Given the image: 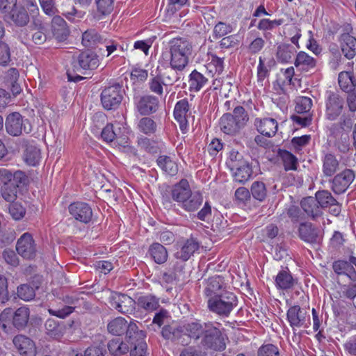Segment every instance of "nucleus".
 <instances>
[{
    "instance_id": "f257e3e1",
    "label": "nucleus",
    "mask_w": 356,
    "mask_h": 356,
    "mask_svg": "<svg viewBox=\"0 0 356 356\" xmlns=\"http://www.w3.org/2000/svg\"><path fill=\"white\" fill-rule=\"evenodd\" d=\"M223 330L218 322L195 320L184 325L175 322L164 325L161 333L164 339L175 344L188 346L193 340L204 349L222 351L226 348Z\"/></svg>"
},
{
    "instance_id": "f03ea898",
    "label": "nucleus",
    "mask_w": 356,
    "mask_h": 356,
    "mask_svg": "<svg viewBox=\"0 0 356 356\" xmlns=\"http://www.w3.org/2000/svg\"><path fill=\"white\" fill-rule=\"evenodd\" d=\"M332 270L337 275L346 276L351 282L341 286V298L353 300L356 298V257L348 260L338 259L332 263Z\"/></svg>"
},
{
    "instance_id": "7ed1b4c3",
    "label": "nucleus",
    "mask_w": 356,
    "mask_h": 356,
    "mask_svg": "<svg viewBox=\"0 0 356 356\" xmlns=\"http://www.w3.org/2000/svg\"><path fill=\"white\" fill-rule=\"evenodd\" d=\"M237 305L236 296L229 291L207 300L209 309L221 317H228Z\"/></svg>"
},
{
    "instance_id": "20e7f679",
    "label": "nucleus",
    "mask_w": 356,
    "mask_h": 356,
    "mask_svg": "<svg viewBox=\"0 0 356 356\" xmlns=\"http://www.w3.org/2000/svg\"><path fill=\"white\" fill-rule=\"evenodd\" d=\"M124 90L118 83L106 86L100 94L101 104L107 111L116 110L123 99Z\"/></svg>"
},
{
    "instance_id": "39448f33",
    "label": "nucleus",
    "mask_w": 356,
    "mask_h": 356,
    "mask_svg": "<svg viewBox=\"0 0 356 356\" xmlns=\"http://www.w3.org/2000/svg\"><path fill=\"white\" fill-rule=\"evenodd\" d=\"M5 127L6 132L12 136H19L31 131L29 120L18 112L11 113L7 116Z\"/></svg>"
},
{
    "instance_id": "423d86ee",
    "label": "nucleus",
    "mask_w": 356,
    "mask_h": 356,
    "mask_svg": "<svg viewBox=\"0 0 356 356\" xmlns=\"http://www.w3.org/2000/svg\"><path fill=\"white\" fill-rule=\"evenodd\" d=\"M99 63V56L95 53L85 51L73 57L72 65L74 72L85 74L86 71L97 68Z\"/></svg>"
},
{
    "instance_id": "0eeeda50",
    "label": "nucleus",
    "mask_w": 356,
    "mask_h": 356,
    "mask_svg": "<svg viewBox=\"0 0 356 356\" xmlns=\"http://www.w3.org/2000/svg\"><path fill=\"white\" fill-rule=\"evenodd\" d=\"M136 110L142 115L155 113L159 108V99L153 95H138L134 98Z\"/></svg>"
},
{
    "instance_id": "6e6552de",
    "label": "nucleus",
    "mask_w": 356,
    "mask_h": 356,
    "mask_svg": "<svg viewBox=\"0 0 356 356\" xmlns=\"http://www.w3.org/2000/svg\"><path fill=\"white\" fill-rule=\"evenodd\" d=\"M344 108V99L338 93L327 92L325 101V116L328 120H336Z\"/></svg>"
},
{
    "instance_id": "1a4fd4ad",
    "label": "nucleus",
    "mask_w": 356,
    "mask_h": 356,
    "mask_svg": "<svg viewBox=\"0 0 356 356\" xmlns=\"http://www.w3.org/2000/svg\"><path fill=\"white\" fill-rule=\"evenodd\" d=\"M110 305L122 314H131L136 309V300L120 293H112L109 298Z\"/></svg>"
},
{
    "instance_id": "9d476101",
    "label": "nucleus",
    "mask_w": 356,
    "mask_h": 356,
    "mask_svg": "<svg viewBox=\"0 0 356 356\" xmlns=\"http://www.w3.org/2000/svg\"><path fill=\"white\" fill-rule=\"evenodd\" d=\"M298 236L305 243L319 245L323 241V233L311 222H302L298 227Z\"/></svg>"
},
{
    "instance_id": "9b49d317",
    "label": "nucleus",
    "mask_w": 356,
    "mask_h": 356,
    "mask_svg": "<svg viewBox=\"0 0 356 356\" xmlns=\"http://www.w3.org/2000/svg\"><path fill=\"white\" fill-rule=\"evenodd\" d=\"M173 115L180 129L185 132L188 127V118L191 115V104L187 98L181 99L175 104Z\"/></svg>"
},
{
    "instance_id": "f8f14e48",
    "label": "nucleus",
    "mask_w": 356,
    "mask_h": 356,
    "mask_svg": "<svg viewBox=\"0 0 356 356\" xmlns=\"http://www.w3.org/2000/svg\"><path fill=\"white\" fill-rule=\"evenodd\" d=\"M17 253L26 259H32L36 255V245L31 234L26 232L17 240L16 244Z\"/></svg>"
},
{
    "instance_id": "ddd939ff",
    "label": "nucleus",
    "mask_w": 356,
    "mask_h": 356,
    "mask_svg": "<svg viewBox=\"0 0 356 356\" xmlns=\"http://www.w3.org/2000/svg\"><path fill=\"white\" fill-rule=\"evenodd\" d=\"M355 179V172L350 169H345L332 179L331 189L335 194L345 193Z\"/></svg>"
},
{
    "instance_id": "4468645a",
    "label": "nucleus",
    "mask_w": 356,
    "mask_h": 356,
    "mask_svg": "<svg viewBox=\"0 0 356 356\" xmlns=\"http://www.w3.org/2000/svg\"><path fill=\"white\" fill-rule=\"evenodd\" d=\"M70 215L77 221L87 224L90 222L92 217L91 207L86 202H76L70 204L68 207Z\"/></svg>"
},
{
    "instance_id": "2eb2a0df",
    "label": "nucleus",
    "mask_w": 356,
    "mask_h": 356,
    "mask_svg": "<svg viewBox=\"0 0 356 356\" xmlns=\"http://www.w3.org/2000/svg\"><path fill=\"white\" fill-rule=\"evenodd\" d=\"M13 343L22 356H37L35 343L28 337L18 334L13 338Z\"/></svg>"
},
{
    "instance_id": "dca6fc26",
    "label": "nucleus",
    "mask_w": 356,
    "mask_h": 356,
    "mask_svg": "<svg viewBox=\"0 0 356 356\" xmlns=\"http://www.w3.org/2000/svg\"><path fill=\"white\" fill-rule=\"evenodd\" d=\"M225 284L222 277L217 275L209 277L204 287V293L208 299L215 298L225 292Z\"/></svg>"
},
{
    "instance_id": "f3484780",
    "label": "nucleus",
    "mask_w": 356,
    "mask_h": 356,
    "mask_svg": "<svg viewBox=\"0 0 356 356\" xmlns=\"http://www.w3.org/2000/svg\"><path fill=\"white\" fill-rule=\"evenodd\" d=\"M191 193L192 191L188 181L186 179H182L172 186L170 191V196L172 200L176 202L179 207Z\"/></svg>"
},
{
    "instance_id": "a211bd4d",
    "label": "nucleus",
    "mask_w": 356,
    "mask_h": 356,
    "mask_svg": "<svg viewBox=\"0 0 356 356\" xmlns=\"http://www.w3.org/2000/svg\"><path fill=\"white\" fill-rule=\"evenodd\" d=\"M275 282L277 289L286 291L293 289L298 280L293 277L288 267H282L276 275Z\"/></svg>"
},
{
    "instance_id": "6ab92c4d",
    "label": "nucleus",
    "mask_w": 356,
    "mask_h": 356,
    "mask_svg": "<svg viewBox=\"0 0 356 356\" xmlns=\"http://www.w3.org/2000/svg\"><path fill=\"white\" fill-rule=\"evenodd\" d=\"M300 207L306 215L312 220H316L323 215L322 209L314 197H304L300 202Z\"/></svg>"
},
{
    "instance_id": "aec40b11",
    "label": "nucleus",
    "mask_w": 356,
    "mask_h": 356,
    "mask_svg": "<svg viewBox=\"0 0 356 356\" xmlns=\"http://www.w3.org/2000/svg\"><path fill=\"white\" fill-rule=\"evenodd\" d=\"M254 125L256 126L257 131L261 135L266 137H273L277 131L278 124L277 122L273 118H257L254 121Z\"/></svg>"
},
{
    "instance_id": "412c9836",
    "label": "nucleus",
    "mask_w": 356,
    "mask_h": 356,
    "mask_svg": "<svg viewBox=\"0 0 356 356\" xmlns=\"http://www.w3.org/2000/svg\"><path fill=\"white\" fill-rule=\"evenodd\" d=\"M24 160L26 164L35 166L39 164L41 159L40 149L33 142L24 141Z\"/></svg>"
},
{
    "instance_id": "4be33fe9",
    "label": "nucleus",
    "mask_w": 356,
    "mask_h": 356,
    "mask_svg": "<svg viewBox=\"0 0 356 356\" xmlns=\"http://www.w3.org/2000/svg\"><path fill=\"white\" fill-rule=\"evenodd\" d=\"M341 49L348 59L353 58L356 55V38L348 33H342L339 38Z\"/></svg>"
},
{
    "instance_id": "5701e85b",
    "label": "nucleus",
    "mask_w": 356,
    "mask_h": 356,
    "mask_svg": "<svg viewBox=\"0 0 356 356\" xmlns=\"http://www.w3.org/2000/svg\"><path fill=\"white\" fill-rule=\"evenodd\" d=\"M169 49L177 54L188 56L192 54V42L185 38H175L169 42Z\"/></svg>"
},
{
    "instance_id": "b1692460",
    "label": "nucleus",
    "mask_w": 356,
    "mask_h": 356,
    "mask_svg": "<svg viewBox=\"0 0 356 356\" xmlns=\"http://www.w3.org/2000/svg\"><path fill=\"white\" fill-rule=\"evenodd\" d=\"M219 125L220 130L227 135H236L241 129L229 113L222 115L220 119Z\"/></svg>"
},
{
    "instance_id": "393cba45",
    "label": "nucleus",
    "mask_w": 356,
    "mask_h": 356,
    "mask_svg": "<svg viewBox=\"0 0 356 356\" xmlns=\"http://www.w3.org/2000/svg\"><path fill=\"white\" fill-rule=\"evenodd\" d=\"M294 65L300 71L309 72L316 67V60L305 51H300L296 56Z\"/></svg>"
},
{
    "instance_id": "a878e982",
    "label": "nucleus",
    "mask_w": 356,
    "mask_h": 356,
    "mask_svg": "<svg viewBox=\"0 0 356 356\" xmlns=\"http://www.w3.org/2000/svg\"><path fill=\"white\" fill-rule=\"evenodd\" d=\"M199 246V243L195 238H191L175 252V256L177 259L186 261L198 250Z\"/></svg>"
},
{
    "instance_id": "bb28decb",
    "label": "nucleus",
    "mask_w": 356,
    "mask_h": 356,
    "mask_svg": "<svg viewBox=\"0 0 356 356\" xmlns=\"http://www.w3.org/2000/svg\"><path fill=\"white\" fill-rule=\"evenodd\" d=\"M147 253L151 259L157 264H163L168 260V251L166 248L159 243H152L149 247Z\"/></svg>"
},
{
    "instance_id": "cd10ccee",
    "label": "nucleus",
    "mask_w": 356,
    "mask_h": 356,
    "mask_svg": "<svg viewBox=\"0 0 356 356\" xmlns=\"http://www.w3.org/2000/svg\"><path fill=\"white\" fill-rule=\"evenodd\" d=\"M203 203V196L199 192H192L179 206L186 212H195Z\"/></svg>"
},
{
    "instance_id": "c85d7f7f",
    "label": "nucleus",
    "mask_w": 356,
    "mask_h": 356,
    "mask_svg": "<svg viewBox=\"0 0 356 356\" xmlns=\"http://www.w3.org/2000/svg\"><path fill=\"white\" fill-rule=\"evenodd\" d=\"M322 171L325 177H332L339 169V162L334 154H325L322 159Z\"/></svg>"
},
{
    "instance_id": "c756f323",
    "label": "nucleus",
    "mask_w": 356,
    "mask_h": 356,
    "mask_svg": "<svg viewBox=\"0 0 356 356\" xmlns=\"http://www.w3.org/2000/svg\"><path fill=\"white\" fill-rule=\"evenodd\" d=\"M232 171L235 181L241 184L248 181L252 174V169L248 161L239 165H233Z\"/></svg>"
},
{
    "instance_id": "7c9ffc66",
    "label": "nucleus",
    "mask_w": 356,
    "mask_h": 356,
    "mask_svg": "<svg viewBox=\"0 0 356 356\" xmlns=\"http://www.w3.org/2000/svg\"><path fill=\"white\" fill-rule=\"evenodd\" d=\"M147 86L149 92L159 97L163 95L164 90H167L168 87L160 76V72L156 74H150Z\"/></svg>"
},
{
    "instance_id": "2f4dec72",
    "label": "nucleus",
    "mask_w": 356,
    "mask_h": 356,
    "mask_svg": "<svg viewBox=\"0 0 356 356\" xmlns=\"http://www.w3.org/2000/svg\"><path fill=\"white\" fill-rule=\"evenodd\" d=\"M7 17L18 26H24L29 22V17L26 9L20 6L11 10Z\"/></svg>"
},
{
    "instance_id": "473e14b6",
    "label": "nucleus",
    "mask_w": 356,
    "mask_h": 356,
    "mask_svg": "<svg viewBox=\"0 0 356 356\" xmlns=\"http://www.w3.org/2000/svg\"><path fill=\"white\" fill-rule=\"evenodd\" d=\"M136 302L139 307L149 312L156 310L160 306L159 298L152 294L139 296Z\"/></svg>"
},
{
    "instance_id": "72a5a7b5",
    "label": "nucleus",
    "mask_w": 356,
    "mask_h": 356,
    "mask_svg": "<svg viewBox=\"0 0 356 356\" xmlns=\"http://www.w3.org/2000/svg\"><path fill=\"white\" fill-rule=\"evenodd\" d=\"M286 316L287 320L292 327H300L305 321V317L302 312L300 307L298 305L289 307Z\"/></svg>"
},
{
    "instance_id": "f704fd0d",
    "label": "nucleus",
    "mask_w": 356,
    "mask_h": 356,
    "mask_svg": "<svg viewBox=\"0 0 356 356\" xmlns=\"http://www.w3.org/2000/svg\"><path fill=\"white\" fill-rule=\"evenodd\" d=\"M208 82V79L196 70L191 72L189 75V91L198 92Z\"/></svg>"
},
{
    "instance_id": "c9c22d12",
    "label": "nucleus",
    "mask_w": 356,
    "mask_h": 356,
    "mask_svg": "<svg viewBox=\"0 0 356 356\" xmlns=\"http://www.w3.org/2000/svg\"><path fill=\"white\" fill-rule=\"evenodd\" d=\"M277 155L281 159L285 170H297L298 165V159L292 153L285 149H278Z\"/></svg>"
},
{
    "instance_id": "e433bc0d",
    "label": "nucleus",
    "mask_w": 356,
    "mask_h": 356,
    "mask_svg": "<svg viewBox=\"0 0 356 356\" xmlns=\"http://www.w3.org/2000/svg\"><path fill=\"white\" fill-rule=\"evenodd\" d=\"M30 311L26 307L18 308L14 313L13 317V324L18 330L24 328L29 321Z\"/></svg>"
},
{
    "instance_id": "4c0bfd02",
    "label": "nucleus",
    "mask_w": 356,
    "mask_h": 356,
    "mask_svg": "<svg viewBox=\"0 0 356 356\" xmlns=\"http://www.w3.org/2000/svg\"><path fill=\"white\" fill-rule=\"evenodd\" d=\"M296 52V49L292 44H281L277 48V59L280 63H289L291 61Z\"/></svg>"
},
{
    "instance_id": "58836bf2",
    "label": "nucleus",
    "mask_w": 356,
    "mask_h": 356,
    "mask_svg": "<svg viewBox=\"0 0 356 356\" xmlns=\"http://www.w3.org/2000/svg\"><path fill=\"white\" fill-rule=\"evenodd\" d=\"M159 167L166 174L175 176L178 172L177 164L170 156L165 155L159 156L156 160Z\"/></svg>"
},
{
    "instance_id": "ea45409f",
    "label": "nucleus",
    "mask_w": 356,
    "mask_h": 356,
    "mask_svg": "<svg viewBox=\"0 0 356 356\" xmlns=\"http://www.w3.org/2000/svg\"><path fill=\"white\" fill-rule=\"evenodd\" d=\"M104 40V38L95 29H88L82 35V44L86 47H94L103 43Z\"/></svg>"
},
{
    "instance_id": "a19ab883",
    "label": "nucleus",
    "mask_w": 356,
    "mask_h": 356,
    "mask_svg": "<svg viewBox=\"0 0 356 356\" xmlns=\"http://www.w3.org/2000/svg\"><path fill=\"white\" fill-rule=\"evenodd\" d=\"M340 88L346 92L355 89L356 80L351 72H341L338 77Z\"/></svg>"
},
{
    "instance_id": "79ce46f5",
    "label": "nucleus",
    "mask_w": 356,
    "mask_h": 356,
    "mask_svg": "<svg viewBox=\"0 0 356 356\" xmlns=\"http://www.w3.org/2000/svg\"><path fill=\"white\" fill-rule=\"evenodd\" d=\"M137 129L140 132L150 136L156 133L157 124L151 118L145 116L142 118L137 124Z\"/></svg>"
},
{
    "instance_id": "37998d69",
    "label": "nucleus",
    "mask_w": 356,
    "mask_h": 356,
    "mask_svg": "<svg viewBox=\"0 0 356 356\" xmlns=\"http://www.w3.org/2000/svg\"><path fill=\"white\" fill-rule=\"evenodd\" d=\"M46 333L51 338L58 339L64 334V327L54 319H48L45 323Z\"/></svg>"
},
{
    "instance_id": "c03bdc74",
    "label": "nucleus",
    "mask_w": 356,
    "mask_h": 356,
    "mask_svg": "<svg viewBox=\"0 0 356 356\" xmlns=\"http://www.w3.org/2000/svg\"><path fill=\"white\" fill-rule=\"evenodd\" d=\"M170 65L171 68L176 71H183L188 65L189 57L184 56L181 54L173 52L172 51H170Z\"/></svg>"
},
{
    "instance_id": "a18cd8bd",
    "label": "nucleus",
    "mask_w": 356,
    "mask_h": 356,
    "mask_svg": "<svg viewBox=\"0 0 356 356\" xmlns=\"http://www.w3.org/2000/svg\"><path fill=\"white\" fill-rule=\"evenodd\" d=\"M108 349L113 356H121L129 351V346L119 338L111 340L108 343Z\"/></svg>"
},
{
    "instance_id": "49530a36",
    "label": "nucleus",
    "mask_w": 356,
    "mask_h": 356,
    "mask_svg": "<svg viewBox=\"0 0 356 356\" xmlns=\"http://www.w3.org/2000/svg\"><path fill=\"white\" fill-rule=\"evenodd\" d=\"M126 336L129 339V341L133 344L135 342L144 341L145 334L143 331L139 330L137 325L134 323H127Z\"/></svg>"
},
{
    "instance_id": "de8ad7c7",
    "label": "nucleus",
    "mask_w": 356,
    "mask_h": 356,
    "mask_svg": "<svg viewBox=\"0 0 356 356\" xmlns=\"http://www.w3.org/2000/svg\"><path fill=\"white\" fill-rule=\"evenodd\" d=\"M107 329L112 334L120 336L127 329V321L122 317L115 318L108 323Z\"/></svg>"
},
{
    "instance_id": "09e8293b",
    "label": "nucleus",
    "mask_w": 356,
    "mask_h": 356,
    "mask_svg": "<svg viewBox=\"0 0 356 356\" xmlns=\"http://www.w3.org/2000/svg\"><path fill=\"white\" fill-rule=\"evenodd\" d=\"M295 111L298 114L311 113L310 111L312 108V99L308 97L300 96L297 97L296 100Z\"/></svg>"
},
{
    "instance_id": "8fccbe9b",
    "label": "nucleus",
    "mask_w": 356,
    "mask_h": 356,
    "mask_svg": "<svg viewBox=\"0 0 356 356\" xmlns=\"http://www.w3.org/2000/svg\"><path fill=\"white\" fill-rule=\"evenodd\" d=\"M314 197L318 201V204L321 209L327 208L330 205L337 202V200L332 195L331 193L327 190L317 191Z\"/></svg>"
},
{
    "instance_id": "3c124183",
    "label": "nucleus",
    "mask_w": 356,
    "mask_h": 356,
    "mask_svg": "<svg viewBox=\"0 0 356 356\" xmlns=\"http://www.w3.org/2000/svg\"><path fill=\"white\" fill-rule=\"evenodd\" d=\"M250 193L255 200L263 202L267 197V188L266 184L259 181H255L252 184Z\"/></svg>"
},
{
    "instance_id": "603ef678",
    "label": "nucleus",
    "mask_w": 356,
    "mask_h": 356,
    "mask_svg": "<svg viewBox=\"0 0 356 356\" xmlns=\"http://www.w3.org/2000/svg\"><path fill=\"white\" fill-rule=\"evenodd\" d=\"M1 194L2 197L7 202H13L17 197L18 188L11 182L3 184L1 186Z\"/></svg>"
},
{
    "instance_id": "864d4df0",
    "label": "nucleus",
    "mask_w": 356,
    "mask_h": 356,
    "mask_svg": "<svg viewBox=\"0 0 356 356\" xmlns=\"http://www.w3.org/2000/svg\"><path fill=\"white\" fill-rule=\"evenodd\" d=\"M232 31L233 27L231 24L218 22L213 27L212 36L217 40L231 33Z\"/></svg>"
},
{
    "instance_id": "5fc2aeb1",
    "label": "nucleus",
    "mask_w": 356,
    "mask_h": 356,
    "mask_svg": "<svg viewBox=\"0 0 356 356\" xmlns=\"http://www.w3.org/2000/svg\"><path fill=\"white\" fill-rule=\"evenodd\" d=\"M17 296L22 300L29 301L34 298L35 291L29 284H21L17 287Z\"/></svg>"
},
{
    "instance_id": "6e6d98bb",
    "label": "nucleus",
    "mask_w": 356,
    "mask_h": 356,
    "mask_svg": "<svg viewBox=\"0 0 356 356\" xmlns=\"http://www.w3.org/2000/svg\"><path fill=\"white\" fill-rule=\"evenodd\" d=\"M232 115L241 129L245 126L249 120L247 112L245 108L241 106H236L234 109L233 114H232Z\"/></svg>"
},
{
    "instance_id": "4d7b16f0",
    "label": "nucleus",
    "mask_w": 356,
    "mask_h": 356,
    "mask_svg": "<svg viewBox=\"0 0 356 356\" xmlns=\"http://www.w3.org/2000/svg\"><path fill=\"white\" fill-rule=\"evenodd\" d=\"M115 0H95L97 12L102 16L109 15L113 10Z\"/></svg>"
},
{
    "instance_id": "13d9d810",
    "label": "nucleus",
    "mask_w": 356,
    "mask_h": 356,
    "mask_svg": "<svg viewBox=\"0 0 356 356\" xmlns=\"http://www.w3.org/2000/svg\"><path fill=\"white\" fill-rule=\"evenodd\" d=\"M211 62L207 65L210 72H213L214 68L215 74H220L224 70V58L217 56L216 54H211Z\"/></svg>"
},
{
    "instance_id": "bf43d9fd",
    "label": "nucleus",
    "mask_w": 356,
    "mask_h": 356,
    "mask_svg": "<svg viewBox=\"0 0 356 356\" xmlns=\"http://www.w3.org/2000/svg\"><path fill=\"white\" fill-rule=\"evenodd\" d=\"M257 356H280V350L274 344H263L257 350Z\"/></svg>"
},
{
    "instance_id": "052dcab7",
    "label": "nucleus",
    "mask_w": 356,
    "mask_h": 356,
    "mask_svg": "<svg viewBox=\"0 0 356 356\" xmlns=\"http://www.w3.org/2000/svg\"><path fill=\"white\" fill-rule=\"evenodd\" d=\"M118 135L113 124H108L101 134L102 138L107 143L113 142L115 139L118 140Z\"/></svg>"
},
{
    "instance_id": "680f3d73",
    "label": "nucleus",
    "mask_w": 356,
    "mask_h": 356,
    "mask_svg": "<svg viewBox=\"0 0 356 356\" xmlns=\"http://www.w3.org/2000/svg\"><path fill=\"white\" fill-rule=\"evenodd\" d=\"M138 145L149 153H156L158 149L154 140L145 137H140L138 139Z\"/></svg>"
},
{
    "instance_id": "e2e57ef3",
    "label": "nucleus",
    "mask_w": 356,
    "mask_h": 356,
    "mask_svg": "<svg viewBox=\"0 0 356 356\" xmlns=\"http://www.w3.org/2000/svg\"><path fill=\"white\" fill-rule=\"evenodd\" d=\"M177 72L178 71L171 68L163 73H160V76L165 83V85L168 86H172L180 79Z\"/></svg>"
},
{
    "instance_id": "0e129e2a",
    "label": "nucleus",
    "mask_w": 356,
    "mask_h": 356,
    "mask_svg": "<svg viewBox=\"0 0 356 356\" xmlns=\"http://www.w3.org/2000/svg\"><path fill=\"white\" fill-rule=\"evenodd\" d=\"M328 50L331 54L330 64L332 67L337 68L341 60V54L339 48L337 44L332 43L329 45Z\"/></svg>"
},
{
    "instance_id": "69168bd1",
    "label": "nucleus",
    "mask_w": 356,
    "mask_h": 356,
    "mask_svg": "<svg viewBox=\"0 0 356 356\" xmlns=\"http://www.w3.org/2000/svg\"><path fill=\"white\" fill-rule=\"evenodd\" d=\"M284 23L283 19L270 20L269 19H262L259 21L257 29L261 31L272 30L275 27L280 26Z\"/></svg>"
},
{
    "instance_id": "338daca9",
    "label": "nucleus",
    "mask_w": 356,
    "mask_h": 356,
    "mask_svg": "<svg viewBox=\"0 0 356 356\" xmlns=\"http://www.w3.org/2000/svg\"><path fill=\"white\" fill-rule=\"evenodd\" d=\"M75 307L65 305L62 308L53 309L49 308L48 312L51 316H56L60 318H65L74 311Z\"/></svg>"
},
{
    "instance_id": "774afa93",
    "label": "nucleus",
    "mask_w": 356,
    "mask_h": 356,
    "mask_svg": "<svg viewBox=\"0 0 356 356\" xmlns=\"http://www.w3.org/2000/svg\"><path fill=\"white\" fill-rule=\"evenodd\" d=\"M106 353L105 345L101 343L87 348L84 351V356H104Z\"/></svg>"
}]
</instances>
